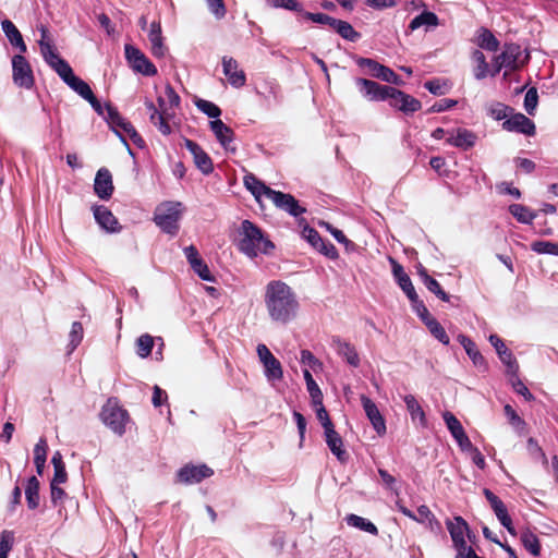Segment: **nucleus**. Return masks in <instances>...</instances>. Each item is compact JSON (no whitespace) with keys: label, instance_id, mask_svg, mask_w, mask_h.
<instances>
[{"label":"nucleus","instance_id":"nucleus-63","mask_svg":"<svg viewBox=\"0 0 558 558\" xmlns=\"http://www.w3.org/2000/svg\"><path fill=\"white\" fill-rule=\"evenodd\" d=\"M303 16L306 20H310L314 23L329 25L330 27L332 26V24L335 22V17L329 16L325 13L303 12Z\"/></svg>","mask_w":558,"mask_h":558},{"label":"nucleus","instance_id":"nucleus-10","mask_svg":"<svg viewBox=\"0 0 558 558\" xmlns=\"http://www.w3.org/2000/svg\"><path fill=\"white\" fill-rule=\"evenodd\" d=\"M502 129L508 132H517L527 136L535 135L536 128L534 122L523 113L513 111L509 118L502 122Z\"/></svg>","mask_w":558,"mask_h":558},{"label":"nucleus","instance_id":"nucleus-22","mask_svg":"<svg viewBox=\"0 0 558 558\" xmlns=\"http://www.w3.org/2000/svg\"><path fill=\"white\" fill-rule=\"evenodd\" d=\"M489 342L496 349L499 359L507 366L508 372L515 374L518 371V363L512 352L505 345L504 341L497 335H490Z\"/></svg>","mask_w":558,"mask_h":558},{"label":"nucleus","instance_id":"nucleus-47","mask_svg":"<svg viewBox=\"0 0 558 558\" xmlns=\"http://www.w3.org/2000/svg\"><path fill=\"white\" fill-rule=\"evenodd\" d=\"M154 348V338L144 333L136 340V353L140 357L145 359L150 355L151 350Z\"/></svg>","mask_w":558,"mask_h":558},{"label":"nucleus","instance_id":"nucleus-29","mask_svg":"<svg viewBox=\"0 0 558 558\" xmlns=\"http://www.w3.org/2000/svg\"><path fill=\"white\" fill-rule=\"evenodd\" d=\"M332 343L337 353L341 355L348 364L353 367H357L360 365V356L352 344L342 341L340 338H333Z\"/></svg>","mask_w":558,"mask_h":558},{"label":"nucleus","instance_id":"nucleus-62","mask_svg":"<svg viewBox=\"0 0 558 558\" xmlns=\"http://www.w3.org/2000/svg\"><path fill=\"white\" fill-rule=\"evenodd\" d=\"M191 267L201 279L205 281H214V277L211 276L208 266L202 258L199 260H194V264L191 265Z\"/></svg>","mask_w":558,"mask_h":558},{"label":"nucleus","instance_id":"nucleus-58","mask_svg":"<svg viewBox=\"0 0 558 558\" xmlns=\"http://www.w3.org/2000/svg\"><path fill=\"white\" fill-rule=\"evenodd\" d=\"M538 104V94L535 87H531L524 97V109L530 114L533 116Z\"/></svg>","mask_w":558,"mask_h":558},{"label":"nucleus","instance_id":"nucleus-18","mask_svg":"<svg viewBox=\"0 0 558 558\" xmlns=\"http://www.w3.org/2000/svg\"><path fill=\"white\" fill-rule=\"evenodd\" d=\"M361 402L365 411V414L371 421L374 429L377 432L378 435H384L386 433V423L375 402H373L366 396L361 397Z\"/></svg>","mask_w":558,"mask_h":558},{"label":"nucleus","instance_id":"nucleus-25","mask_svg":"<svg viewBox=\"0 0 558 558\" xmlns=\"http://www.w3.org/2000/svg\"><path fill=\"white\" fill-rule=\"evenodd\" d=\"M97 223L108 232L119 231V222L113 214L105 206L99 205L93 208Z\"/></svg>","mask_w":558,"mask_h":558},{"label":"nucleus","instance_id":"nucleus-42","mask_svg":"<svg viewBox=\"0 0 558 558\" xmlns=\"http://www.w3.org/2000/svg\"><path fill=\"white\" fill-rule=\"evenodd\" d=\"M264 366V374L268 380H280L283 377L281 363L275 356L267 362L262 363Z\"/></svg>","mask_w":558,"mask_h":558},{"label":"nucleus","instance_id":"nucleus-23","mask_svg":"<svg viewBox=\"0 0 558 558\" xmlns=\"http://www.w3.org/2000/svg\"><path fill=\"white\" fill-rule=\"evenodd\" d=\"M476 138L477 136L474 132L460 128L456 130V133H451L450 136L447 137L446 142L451 146L468 150L475 145Z\"/></svg>","mask_w":558,"mask_h":558},{"label":"nucleus","instance_id":"nucleus-56","mask_svg":"<svg viewBox=\"0 0 558 558\" xmlns=\"http://www.w3.org/2000/svg\"><path fill=\"white\" fill-rule=\"evenodd\" d=\"M14 543V533L12 531L4 530L0 534V557L8 558Z\"/></svg>","mask_w":558,"mask_h":558},{"label":"nucleus","instance_id":"nucleus-53","mask_svg":"<svg viewBox=\"0 0 558 558\" xmlns=\"http://www.w3.org/2000/svg\"><path fill=\"white\" fill-rule=\"evenodd\" d=\"M50 68L57 72V74L65 84H68V82H70L75 76L70 64L62 58L57 60V62L53 63Z\"/></svg>","mask_w":558,"mask_h":558},{"label":"nucleus","instance_id":"nucleus-59","mask_svg":"<svg viewBox=\"0 0 558 558\" xmlns=\"http://www.w3.org/2000/svg\"><path fill=\"white\" fill-rule=\"evenodd\" d=\"M402 291L407 294L411 302L417 301V293L412 284V281L408 275L401 276L397 281Z\"/></svg>","mask_w":558,"mask_h":558},{"label":"nucleus","instance_id":"nucleus-11","mask_svg":"<svg viewBox=\"0 0 558 558\" xmlns=\"http://www.w3.org/2000/svg\"><path fill=\"white\" fill-rule=\"evenodd\" d=\"M269 199L275 204L276 207L287 211L289 215L295 218L300 217L306 211V209L302 207L295 197L291 194L275 191L271 193Z\"/></svg>","mask_w":558,"mask_h":558},{"label":"nucleus","instance_id":"nucleus-1","mask_svg":"<svg viewBox=\"0 0 558 558\" xmlns=\"http://www.w3.org/2000/svg\"><path fill=\"white\" fill-rule=\"evenodd\" d=\"M265 305L270 319L280 324L293 320L300 308L295 292L281 280H272L267 283Z\"/></svg>","mask_w":558,"mask_h":558},{"label":"nucleus","instance_id":"nucleus-50","mask_svg":"<svg viewBox=\"0 0 558 558\" xmlns=\"http://www.w3.org/2000/svg\"><path fill=\"white\" fill-rule=\"evenodd\" d=\"M512 111L511 107L501 102H493L488 107V114L497 121L507 120Z\"/></svg>","mask_w":558,"mask_h":558},{"label":"nucleus","instance_id":"nucleus-31","mask_svg":"<svg viewBox=\"0 0 558 558\" xmlns=\"http://www.w3.org/2000/svg\"><path fill=\"white\" fill-rule=\"evenodd\" d=\"M459 343L464 348L466 354L475 366L484 365L485 361L481 352L477 350L475 342L468 336L460 333L458 336Z\"/></svg>","mask_w":558,"mask_h":558},{"label":"nucleus","instance_id":"nucleus-12","mask_svg":"<svg viewBox=\"0 0 558 558\" xmlns=\"http://www.w3.org/2000/svg\"><path fill=\"white\" fill-rule=\"evenodd\" d=\"M389 104L405 114L414 113L421 109L420 100L395 87L391 90Z\"/></svg>","mask_w":558,"mask_h":558},{"label":"nucleus","instance_id":"nucleus-41","mask_svg":"<svg viewBox=\"0 0 558 558\" xmlns=\"http://www.w3.org/2000/svg\"><path fill=\"white\" fill-rule=\"evenodd\" d=\"M303 376L306 383L307 391L311 396L313 405H317L322 403L323 392L316 381L314 380L311 372L308 369L303 371Z\"/></svg>","mask_w":558,"mask_h":558},{"label":"nucleus","instance_id":"nucleus-60","mask_svg":"<svg viewBox=\"0 0 558 558\" xmlns=\"http://www.w3.org/2000/svg\"><path fill=\"white\" fill-rule=\"evenodd\" d=\"M302 238L306 240L314 248L318 247V244H322L323 238L320 234L310 226L305 225L302 230Z\"/></svg>","mask_w":558,"mask_h":558},{"label":"nucleus","instance_id":"nucleus-51","mask_svg":"<svg viewBox=\"0 0 558 558\" xmlns=\"http://www.w3.org/2000/svg\"><path fill=\"white\" fill-rule=\"evenodd\" d=\"M131 66L135 72H138L146 76H154L157 74V68L149 61V59L145 54L141 57Z\"/></svg>","mask_w":558,"mask_h":558},{"label":"nucleus","instance_id":"nucleus-57","mask_svg":"<svg viewBox=\"0 0 558 558\" xmlns=\"http://www.w3.org/2000/svg\"><path fill=\"white\" fill-rule=\"evenodd\" d=\"M526 449L534 461H542L543 464H547V457L534 438L530 437L527 439Z\"/></svg>","mask_w":558,"mask_h":558},{"label":"nucleus","instance_id":"nucleus-15","mask_svg":"<svg viewBox=\"0 0 558 558\" xmlns=\"http://www.w3.org/2000/svg\"><path fill=\"white\" fill-rule=\"evenodd\" d=\"M210 130L226 150H230L232 153L236 150V148L232 145L234 132L220 119L210 121Z\"/></svg>","mask_w":558,"mask_h":558},{"label":"nucleus","instance_id":"nucleus-37","mask_svg":"<svg viewBox=\"0 0 558 558\" xmlns=\"http://www.w3.org/2000/svg\"><path fill=\"white\" fill-rule=\"evenodd\" d=\"M343 39L349 41H356L361 35L357 33L350 23L341 20L335 19V22L331 26Z\"/></svg>","mask_w":558,"mask_h":558},{"label":"nucleus","instance_id":"nucleus-54","mask_svg":"<svg viewBox=\"0 0 558 558\" xmlns=\"http://www.w3.org/2000/svg\"><path fill=\"white\" fill-rule=\"evenodd\" d=\"M532 251L537 254H549L558 256V243L549 241H535L531 244Z\"/></svg>","mask_w":558,"mask_h":558},{"label":"nucleus","instance_id":"nucleus-39","mask_svg":"<svg viewBox=\"0 0 558 558\" xmlns=\"http://www.w3.org/2000/svg\"><path fill=\"white\" fill-rule=\"evenodd\" d=\"M509 211L521 223H532V221L536 218L535 213L521 204L510 205Z\"/></svg>","mask_w":558,"mask_h":558},{"label":"nucleus","instance_id":"nucleus-35","mask_svg":"<svg viewBox=\"0 0 558 558\" xmlns=\"http://www.w3.org/2000/svg\"><path fill=\"white\" fill-rule=\"evenodd\" d=\"M472 60L476 63L473 73L477 81L484 80L488 74L490 75L492 70H489L485 54L481 50L475 49L472 52Z\"/></svg>","mask_w":558,"mask_h":558},{"label":"nucleus","instance_id":"nucleus-8","mask_svg":"<svg viewBox=\"0 0 558 558\" xmlns=\"http://www.w3.org/2000/svg\"><path fill=\"white\" fill-rule=\"evenodd\" d=\"M355 84L359 86L361 94L371 101H383L389 99L393 88L362 77L356 78Z\"/></svg>","mask_w":558,"mask_h":558},{"label":"nucleus","instance_id":"nucleus-34","mask_svg":"<svg viewBox=\"0 0 558 558\" xmlns=\"http://www.w3.org/2000/svg\"><path fill=\"white\" fill-rule=\"evenodd\" d=\"M439 24L438 16L430 11H424L415 16L409 24L410 31H416L422 26L436 27Z\"/></svg>","mask_w":558,"mask_h":558},{"label":"nucleus","instance_id":"nucleus-36","mask_svg":"<svg viewBox=\"0 0 558 558\" xmlns=\"http://www.w3.org/2000/svg\"><path fill=\"white\" fill-rule=\"evenodd\" d=\"M25 497L29 509H36L39 506V481L36 476L28 478Z\"/></svg>","mask_w":558,"mask_h":558},{"label":"nucleus","instance_id":"nucleus-49","mask_svg":"<svg viewBox=\"0 0 558 558\" xmlns=\"http://www.w3.org/2000/svg\"><path fill=\"white\" fill-rule=\"evenodd\" d=\"M426 327L429 332L435 337L439 342L447 345L450 342V339L445 330V328L436 320L435 318L426 322Z\"/></svg>","mask_w":558,"mask_h":558},{"label":"nucleus","instance_id":"nucleus-55","mask_svg":"<svg viewBox=\"0 0 558 558\" xmlns=\"http://www.w3.org/2000/svg\"><path fill=\"white\" fill-rule=\"evenodd\" d=\"M195 105L198 110H201L203 113H205L209 118H214L217 120L219 118V116L221 114L220 108L216 104H214L209 100L198 99L195 102Z\"/></svg>","mask_w":558,"mask_h":558},{"label":"nucleus","instance_id":"nucleus-24","mask_svg":"<svg viewBox=\"0 0 558 558\" xmlns=\"http://www.w3.org/2000/svg\"><path fill=\"white\" fill-rule=\"evenodd\" d=\"M148 39L150 41V50L154 57L162 58L166 54L167 48L163 45V37L161 32L160 22L154 21L150 24L148 32Z\"/></svg>","mask_w":558,"mask_h":558},{"label":"nucleus","instance_id":"nucleus-20","mask_svg":"<svg viewBox=\"0 0 558 558\" xmlns=\"http://www.w3.org/2000/svg\"><path fill=\"white\" fill-rule=\"evenodd\" d=\"M94 190L96 195L101 199L111 197L113 184L111 173L108 169L101 168L98 170L94 182Z\"/></svg>","mask_w":558,"mask_h":558},{"label":"nucleus","instance_id":"nucleus-3","mask_svg":"<svg viewBox=\"0 0 558 558\" xmlns=\"http://www.w3.org/2000/svg\"><path fill=\"white\" fill-rule=\"evenodd\" d=\"M106 121L109 123L114 133L121 138L122 143L126 146L130 153L131 149L125 140V136H129L130 140L140 148L145 146V141L137 133L133 124L126 121L113 106L106 104Z\"/></svg>","mask_w":558,"mask_h":558},{"label":"nucleus","instance_id":"nucleus-17","mask_svg":"<svg viewBox=\"0 0 558 558\" xmlns=\"http://www.w3.org/2000/svg\"><path fill=\"white\" fill-rule=\"evenodd\" d=\"M223 74L228 77V82L235 88L245 85L246 77L242 70H239V64L235 59L231 57L222 58Z\"/></svg>","mask_w":558,"mask_h":558},{"label":"nucleus","instance_id":"nucleus-43","mask_svg":"<svg viewBox=\"0 0 558 558\" xmlns=\"http://www.w3.org/2000/svg\"><path fill=\"white\" fill-rule=\"evenodd\" d=\"M345 521L349 525L351 526H354L356 529H360L362 531H365L372 535H377L378 534V529L376 527V525L374 523H372L371 521L360 517V515H356V514H349L347 518H345Z\"/></svg>","mask_w":558,"mask_h":558},{"label":"nucleus","instance_id":"nucleus-2","mask_svg":"<svg viewBox=\"0 0 558 558\" xmlns=\"http://www.w3.org/2000/svg\"><path fill=\"white\" fill-rule=\"evenodd\" d=\"M239 250L248 257L268 254L274 244L265 238L263 231L250 220H243L239 229Z\"/></svg>","mask_w":558,"mask_h":558},{"label":"nucleus","instance_id":"nucleus-9","mask_svg":"<svg viewBox=\"0 0 558 558\" xmlns=\"http://www.w3.org/2000/svg\"><path fill=\"white\" fill-rule=\"evenodd\" d=\"M487 501L489 502L495 515L497 517L500 524L511 534L515 535V529L512 524V520L508 513V509L502 500L496 496L490 489L484 488L483 490Z\"/></svg>","mask_w":558,"mask_h":558},{"label":"nucleus","instance_id":"nucleus-45","mask_svg":"<svg viewBox=\"0 0 558 558\" xmlns=\"http://www.w3.org/2000/svg\"><path fill=\"white\" fill-rule=\"evenodd\" d=\"M442 418L454 440H457L458 438L462 437L465 434L462 424L451 412L446 411L442 414Z\"/></svg>","mask_w":558,"mask_h":558},{"label":"nucleus","instance_id":"nucleus-13","mask_svg":"<svg viewBox=\"0 0 558 558\" xmlns=\"http://www.w3.org/2000/svg\"><path fill=\"white\" fill-rule=\"evenodd\" d=\"M213 470L205 464L185 465L178 472V478L181 483L193 484L213 475Z\"/></svg>","mask_w":558,"mask_h":558},{"label":"nucleus","instance_id":"nucleus-61","mask_svg":"<svg viewBox=\"0 0 558 558\" xmlns=\"http://www.w3.org/2000/svg\"><path fill=\"white\" fill-rule=\"evenodd\" d=\"M300 362L310 366L314 372L323 368V363L308 350L301 351Z\"/></svg>","mask_w":558,"mask_h":558},{"label":"nucleus","instance_id":"nucleus-7","mask_svg":"<svg viewBox=\"0 0 558 558\" xmlns=\"http://www.w3.org/2000/svg\"><path fill=\"white\" fill-rule=\"evenodd\" d=\"M521 53V49L519 45L515 44H507L504 47L501 53L496 56L493 61V69L490 71V76H496L501 69L506 68L509 70H515L518 68V58Z\"/></svg>","mask_w":558,"mask_h":558},{"label":"nucleus","instance_id":"nucleus-48","mask_svg":"<svg viewBox=\"0 0 558 558\" xmlns=\"http://www.w3.org/2000/svg\"><path fill=\"white\" fill-rule=\"evenodd\" d=\"M505 415L509 423L517 430L519 435H523L525 430V422L517 414L514 409L510 404H506L504 408Z\"/></svg>","mask_w":558,"mask_h":558},{"label":"nucleus","instance_id":"nucleus-46","mask_svg":"<svg viewBox=\"0 0 558 558\" xmlns=\"http://www.w3.org/2000/svg\"><path fill=\"white\" fill-rule=\"evenodd\" d=\"M66 85L86 101L94 95L90 86L76 75Z\"/></svg>","mask_w":558,"mask_h":558},{"label":"nucleus","instance_id":"nucleus-14","mask_svg":"<svg viewBox=\"0 0 558 558\" xmlns=\"http://www.w3.org/2000/svg\"><path fill=\"white\" fill-rule=\"evenodd\" d=\"M185 147L193 155L195 166L204 173L209 174L213 172V161L208 154L195 142L185 138Z\"/></svg>","mask_w":558,"mask_h":558},{"label":"nucleus","instance_id":"nucleus-33","mask_svg":"<svg viewBox=\"0 0 558 558\" xmlns=\"http://www.w3.org/2000/svg\"><path fill=\"white\" fill-rule=\"evenodd\" d=\"M418 276L432 293L436 294L441 301H449V295L441 289L439 282L427 274L425 268L418 269Z\"/></svg>","mask_w":558,"mask_h":558},{"label":"nucleus","instance_id":"nucleus-16","mask_svg":"<svg viewBox=\"0 0 558 558\" xmlns=\"http://www.w3.org/2000/svg\"><path fill=\"white\" fill-rule=\"evenodd\" d=\"M447 527L456 548L462 555L466 550V542L464 539V533L468 531L466 522L461 517H456L453 521L447 522Z\"/></svg>","mask_w":558,"mask_h":558},{"label":"nucleus","instance_id":"nucleus-44","mask_svg":"<svg viewBox=\"0 0 558 558\" xmlns=\"http://www.w3.org/2000/svg\"><path fill=\"white\" fill-rule=\"evenodd\" d=\"M521 542L526 550H529L533 556H539L541 554V544L538 537L532 533L530 530H525L521 533Z\"/></svg>","mask_w":558,"mask_h":558},{"label":"nucleus","instance_id":"nucleus-21","mask_svg":"<svg viewBox=\"0 0 558 558\" xmlns=\"http://www.w3.org/2000/svg\"><path fill=\"white\" fill-rule=\"evenodd\" d=\"M325 441L337 459L344 463L348 461L349 454L343 448V440L341 436L336 432L335 426L324 430Z\"/></svg>","mask_w":558,"mask_h":558},{"label":"nucleus","instance_id":"nucleus-26","mask_svg":"<svg viewBox=\"0 0 558 558\" xmlns=\"http://www.w3.org/2000/svg\"><path fill=\"white\" fill-rule=\"evenodd\" d=\"M245 187L255 196L257 201L262 196L269 198L275 190L267 186L264 182L258 180L253 173H246L243 178Z\"/></svg>","mask_w":558,"mask_h":558},{"label":"nucleus","instance_id":"nucleus-19","mask_svg":"<svg viewBox=\"0 0 558 558\" xmlns=\"http://www.w3.org/2000/svg\"><path fill=\"white\" fill-rule=\"evenodd\" d=\"M356 63L359 66H361L362 69L365 70L366 74H368L373 77L379 78L384 82H386V80H391V77H392L391 69L378 63L374 59L361 57V58H357Z\"/></svg>","mask_w":558,"mask_h":558},{"label":"nucleus","instance_id":"nucleus-5","mask_svg":"<svg viewBox=\"0 0 558 558\" xmlns=\"http://www.w3.org/2000/svg\"><path fill=\"white\" fill-rule=\"evenodd\" d=\"M100 417L102 423L113 433L120 436L125 433V424L129 422V414L116 400L109 399L106 402L102 407Z\"/></svg>","mask_w":558,"mask_h":558},{"label":"nucleus","instance_id":"nucleus-64","mask_svg":"<svg viewBox=\"0 0 558 558\" xmlns=\"http://www.w3.org/2000/svg\"><path fill=\"white\" fill-rule=\"evenodd\" d=\"M165 95H166L167 102L169 105V109H171L175 112V109L180 106V102H181L180 96L177 94V92L170 84L166 85Z\"/></svg>","mask_w":558,"mask_h":558},{"label":"nucleus","instance_id":"nucleus-38","mask_svg":"<svg viewBox=\"0 0 558 558\" xmlns=\"http://www.w3.org/2000/svg\"><path fill=\"white\" fill-rule=\"evenodd\" d=\"M47 448L48 446L45 438H40L34 448V463L39 475L43 474L46 464Z\"/></svg>","mask_w":558,"mask_h":558},{"label":"nucleus","instance_id":"nucleus-28","mask_svg":"<svg viewBox=\"0 0 558 558\" xmlns=\"http://www.w3.org/2000/svg\"><path fill=\"white\" fill-rule=\"evenodd\" d=\"M41 38L39 39L38 44L40 47V52L44 58V60L47 62L49 66H52L53 63L57 62V60H60L61 57L57 52L53 44L51 43L48 31L45 27H41Z\"/></svg>","mask_w":558,"mask_h":558},{"label":"nucleus","instance_id":"nucleus-6","mask_svg":"<svg viewBox=\"0 0 558 558\" xmlns=\"http://www.w3.org/2000/svg\"><path fill=\"white\" fill-rule=\"evenodd\" d=\"M12 80L21 88L31 89L34 86L33 70L22 53L12 58Z\"/></svg>","mask_w":558,"mask_h":558},{"label":"nucleus","instance_id":"nucleus-4","mask_svg":"<svg viewBox=\"0 0 558 558\" xmlns=\"http://www.w3.org/2000/svg\"><path fill=\"white\" fill-rule=\"evenodd\" d=\"M181 218V203L165 202L157 206L154 215L155 223L166 233L177 234Z\"/></svg>","mask_w":558,"mask_h":558},{"label":"nucleus","instance_id":"nucleus-32","mask_svg":"<svg viewBox=\"0 0 558 558\" xmlns=\"http://www.w3.org/2000/svg\"><path fill=\"white\" fill-rule=\"evenodd\" d=\"M145 107L149 111V119L151 123L159 130V132L163 135H169L171 133V126L168 121H165L160 114V111L155 106L151 100L145 101Z\"/></svg>","mask_w":558,"mask_h":558},{"label":"nucleus","instance_id":"nucleus-40","mask_svg":"<svg viewBox=\"0 0 558 558\" xmlns=\"http://www.w3.org/2000/svg\"><path fill=\"white\" fill-rule=\"evenodd\" d=\"M477 45L488 51H497L499 41L495 35L487 28H481L477 37Z\"/></svg>","mask_w":558,"mask_h":558},{"label":"nucleus","instance_id":"nucleus-52","mask_svg":"<svg viewBox=\"0 0 558 558\" xmlns=\"http://www.w3.org/2000/svg\"><path fill=\"white\" fill-rule=\"evenodd\" d=\"M84 329L80 322H74L69 335L70 341L68 344L69 353H72L83 339Z\"/></svg>","mask_w":558,"mask_h":558},{"label":"nucleus","instance_id":"nucleus-30","mask_svg":"<svg viewBox=\"0 0 558 558\" xmlns=\"http://www.w3.org/2000/svg\"><path fill=\"white\" fill-rule=\"evenodd\" d=\"M403 401L405 403L407 410L410 413L411 420L413 422H418L421 426H426L427 420L425 416V412L422 409L421 404L416 400L413 395H405L403 397Z\"/></svg>","mask_w":558,"mask_h":558},{"label":"nucleus","instance_id":"nucleus-27","mask_svg":"<svg viewBox=\"0 0 558 558\" xmlns=\"http://www.w3.org/2000/svg\"><path fill=\"white\" fill-rule=\"evenodd\" d=\"M1 27L8 40L13 47L17 48L21 53L27 51V47L26 44L24 43L23 36L12 21L8 19L3 20L1 22Z\"/></svg>","mask_w":558,"mask_h":558}]
</instances>
